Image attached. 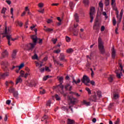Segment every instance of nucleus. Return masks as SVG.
<instances>
[{
  "mask_svg": "<svg viewBox=\"0 0 124 124\" xmlns=\"http://www.w3.org/2000/svg\"><path fill=\"white\" fill-rule=\"evenodd\" d=\"M31 38L32 39L33 43H30L26 45L28 51H30V50H32V49L35 47L36 43H37V36H36V35H32L31 36Z\"/></svg>",
  "mask_w": 124,
  "mask_h": 124,
  "instance_id": "1",
  "label": "nucleus"
},
{
  "mask_svg": "<svg viewBox=\"0 0 124 124\" xmlns=\"http://www.w3.org/2000/svg\"><path fill=\"white\" fill-rule=\"evenodd\" d=\"M98 47L100 54L104 55L105 54V48H104V45L100 37L98 39Z\"/></svg>",
  "mask_w": 124,
  "mask_h": 124,
  "instance_id": "2",
  "label": "nucleus"
},
{
  "mask_svg": "<svg viewBox=\"0 0 124 124\" xmlns=\"http://www.w3.org/2000/svg\"><path fill=\"white\" fill-rule=\"evenodd\" d=\"M68 99L69 102V105H70V104H72V105H76V104H77L78 102H79V100H78L77 98L73 96L70 97V96H69L68 97Z\"/></svg>",
  "mask_w": 124,
  "mask_h": 124,
  "instance_id": "3",
  "label": "nucleus"
},
{
  "mask_svg": "<svg viewBox=\"0 0 124 124\" xmlns=\"http://www.w3.org/2000/svg\"><path fill=\"white\" fill-rule=\"evenodd\" d=\"M95 11V8L94 7H92L90 9V23H93V15H94V12Z\"/></svg>",
  "mask_w": 124,
  "mask_h": 124,
  "instance_id": "4",
  "label": "nucleus"
},
{
  "mask_svg": "<svg viewBox=\"0 0 124 124\" xmlns=\"http://www.w3.org/2000/svg\"><path fill=\"white\" fill-rule=\"evenodd\" d=\"M81 82H82L83 84H85L86 86H90L89 84V83H90V78L86 75L83 76L81 79Z\"/></svg>",
  "mask_w": 124,
  "mask_h": 124,
  "instance_id": "5",
  "label": "nucleus"
},
{
  "mask_svg": "<svg viewBox=\"0 0 124 124\" xmlns=\"http://www.w3.org/2000/svg\"><path fill=\"white\" fill-rule=\"evenodd\" d=\"M100 26H101V24L98 21L96 20L93 26V30H94V31H98L99 29H100Z\"/></svg>",
  "mask_w": 124,
  "mask_h": 124,
  "instance_id": "6",
  "label": "nucleus"
},
{
  "mask_svg": "<svg viewBox=\"0 0 124 124\" xmlns=\"http://www.w3.org/2000/svg\"><path fill=\"white\" fill-rule=\"evenodd\" d=\"M4 37H6L8 39V44L9 46H11V44H10V41L12 39V35L9 34L3 35L2 38Z\"/></svg>",
  "mask_w": 124,
  "mask_h": 124,
  "instance_id": "7",
  "label": "nucleus"
},
{
  "mask_svg": "<svg viewBox=\"0 0 124 124\" xmlns=\"http://www.w3.org/2000/svg\"><path fill=\"white\" fill-rule=\"evenodd\" d=\"M59 59L61 62H66V60L65 59V56H64V54H63V53L60 54Z\"/></svg>",
  "mask_w": 124,
  "mask_h": 124,
  "instance_id": "8",
  "label": "nucleus"
},
{
  "mask_svg": "<svg viewBox=\"0 0 124 124\" xmlns=\"http://www.w3.org/2000/svg\"><path fill=\"white\" fill-rule=\"evenodd\" d=\"M115 78V76L113 75H110L109 77L108 78V80L109 83H113V81H114V79Z\"/></svg>",
  "mask_w": 124,
  "mask_h": 124,
  "instance_id": "9",
  "label": "nucleus"
},
{
  "mask_svg": "<svg viewBox=\"0 0 124 124\" xmlns=\"http://www.w3.org/2000/svg\"><path fill=\"white\" fill-rule=\"evenodd\" d=\"M111 57L112 59H115L116 57V50H115V47L114 46H112Z\"/></svg>",
  "mask_w": 124,
  "mask_h": 124,
  "instance_id": "10",
  "label": "nucleus"
},
{
  "mask_svg": "<svg viewBox=\"0 0 124 124\" xmlns=\"http://www.w3.org/2000/svg\"><path fill=\"white\" fill-rule=\"evenodd\" d=\"M8 76H9V73H4V74L0 75V79H1V78H5V77H7Z\"/></svg>",
  "mask_w": 124,
  "mask_h": 124,
  "instance_id": "11",
  "label": "nucleus"
},
{
  "mask_svg": "<svg viewBox=\"0 0 124 124\" xmlns=\"http://www.w3.org/2000/svg\"><path fill=\"white\" fill-rule=\"evenodd\" d=\"M23 80L21 78V76H19L18 78H16V85H17L19 83H22Z\"/></svg>",
  "mask_w": 124,
  "mask_h": 124,
  "instance_id": "12",
  "label": "nucleus"
},
{
  "mask_svg": "<svg viewBox=\"0 0 124 124\" xmlns=\"http://www.w3.org/2000/svg\"><path fill=\"white\" fill-rule=\"evenodd\" d=\"M67 124H75V121L74 120L67 119Z\"/></svg>",
  "mask_w": 124,
  "mask_h": 124,
  "instance_id": "13",
  "label": "nucleus"
},
{
  "mask_svg": "<svg viewBox=\"0 0 124 124\" xmlns=\"http://www.w3.org/2000/svg\"><path fill=\"white\" fill-rule=\"evenodd\" d=\"M10 31H11V27H8V28L7 27V32L6 33H4V31L3 33H1V34L2 35H5V34H9L10 33Z\"/></svg>",
  "mask_w": 124,
  "mask_h": 124,
  "instance_id": "14",
  "label": "nucleus"
},
{
  "mask_svg": "<svg viewBox=\"0 0 124 124\" xmlns=\"http://www.w3.org/2000/svg\"><path fill=\"white\" fill-rule=\"evenodd\" d=\"M118 70H116L115 71V73L116 74V77H117V78H118V79H121V77L123 76V73L120 72V73L119 74Z\"/></svg>",
  "mask_w": 124,
  "mask_h": 124,
  "instance_id": "15",
  "label": "nucleus"
},
{
  "mask_svg": "<svg viewBox=\"0 0 124 124\" xmlns=\"http://www.w3.org/2000/svg\"><path fill=\"white\" fill-rule=\"evenodd\" d=\"M120 97V95H119V93H113V97L112 99H118Z\"/></svg>",
  "mask_w": 124,
  "mask_h": 124,
  "instance_id": "16",
  "label": "nucleus"
},
{
  "mask_svg": "<svg viewBox=\"0 0 124 124\" xmlns=\"http://www.w3.org/2000/svg\"><path fill=\"white\" fill-rule=\"evenodd\" d=\"M53 62L54 63H56L58 65H60V66H63L62 64V63H60L59 61H57L56 59L53 58Z\"/></svg>",
  "mask_w": 124,
  "mask_h": 124,
  "instance_id": "17",
  "label": "nucleus"
},
{
  "mask_svg": "<svg viewBox=\"0 0 124 124\" xmlns=\"http://www.w3.org/2000/svg\"><path fill=\"white\" fill-rule=\"evenodd\" d=\"M16 54H17V51H16V50H13V52L12 54V59H16Z\"/></svg>",
  "mask_w": 124,
  "mask_h": 124,
  "instance_id": "18",
  "label": "nucleus"
},
{
  "mask_svg": "<svg viewBox=\"0 0 124 124\" xmlns=\"http://www.w3.org/2000/svg\"><path fill=\"white\" fill-rule=\"evenodd\" d=\"M74 17L75 20H76V22H79V15H78V14H77V13L75 14Z\"/></svg>",
  "mask_w": 124,
  "mask_h": 124,
  "instance_id": "19",
  "label": "nucleus"
},
{
  "mask_svg": "<svg viewBox=\"0 0 124 124\" xmlns=\"http://www.w3.org/2000/svg\"><path fill=\"white\" fill-rule=\"evenodd\" d=\"M34 55L32 57V60H38V56H37V54H36V52L34 51Z\"/></svg>",
  "mask_w": 124,
  "mask_h": 124,
  "instance_id": "20",
  "label": "nucleus"
},
{
  "mask_svg": "<svg viewBox=\"0 0 124 124\" xmlns=\"http://www.w3.org/2000/svg\"><path fill=\"white\" fill-rule=\"evenodd\" d=\"M8 91L9 93H13L16 91V90L15 89V88L10 87Z\"/></svg>",
  "mask_w": 124,
  "mask_h": 124,
  "instance_id": "21",
  "label": "nucleus"
},
{
  "mask_svg": "<svg viewBox=\"0 0 124 124\" xmlns=\"http://www.w3.org/2000/svg\"><path fill=\"white\" fill-rule=\"evenodd\" d=\"M19 95V93H18V91H16L13 93V96L14 97H18V96Z\"/></svg>",
  "mask_w": 124,
  "mask_h": 124,
  "instance_id": "22",
  "label": "nucleus"
},
{
  "mask_svg": "<svg viewBox=\"0 0 124 124\" xmlns=\"http://www.w3.org/2000/svg\"><path fill=\"white\" fill-rule=\"evenodd\" d=\"M44 31H46V32H50V31H54V29L51 28H46L44 29Z\"/></svg>",
  "mask_w": 124,
  "mask_h": 124,
  "instance_id": "23",
  "label": "nucleus"
},
{
  "mask_svg": "<svg viewBox=\"0 0 124 124\" xmlns=\"http://www.w3.org/2000/svg\"><path fill=\"white\" fill-rule=\"evenodd\" d=\"M74 50H73V49L72 48H69L66 50V52L68 53V54H70L71 53H73Z\"/></svg>",
  "mask_w": 124,
  "mask_h": 124,
  "instance_id": "24",
  "label": "nucleus"
},
{
  "mask_svg": "<svg viewBox=\"0 0 124 124\" xmlns=\"http://www.w3.org/2000/svg\"><path fill=\"white\" fill-rule=\"evenodd\" d=\"M80 82H81V80H80V78H79L77 81H76V80L73 78V81H72V83H76V84H79V83H80Z\"/></svg>",
  "mask_w": 124,
  "mask_h": 124,
  "instance_id": "25",
  "label": "nucleus"
},
{
  "mask_svg": "<svg viewBox=\"0 0 124 124\" xmlns=\"http://www.w3.org/2000/svg\"><path fill=\"white\" fill-rule=\"evenodd\" d=\"M105 4L106 6H108L110 4V0H105Z\"/></svg>",
  "mask_w": 124,
  "mask_h": 124,
  "instance_id": "26",
  "label": "nucleus"
},
{
  "mask_svg": "<svg viewBox=\"0 0 124 124\" xmlns=\"http://www.w3.org/2000/svg\"><path fill=\"white\" fill-rule=\"evenodd\" d=\"M73 34L75 36H77L78 35V30H76L75 29H74Z\"/></svg>",
  "mask_w": 124,
  "mask_h": 124,
  "instance_id": "27",
  "label": "nucleus"
},
{
  "mask_svg": "<svg viewBox=\"0 0 124 124\" xmlns=\"http://www.w3.org/2000/svg\"><path fill=\"white\" fill-rule=\"evenodd\" d=\"M83 104H84L86 106H90V104H91V103L89 102H88L86 100H84L83 101Z\"/></svg>",
  "mask_w": 124,
  "mask_h": 124,
  "instance_id": "28",
  "label": "nucleus"
},
{
  "mask_svg": "<svg viewBox=\"0 0 124 124\" xmlns=\"http://www.w3.org/2000/svg\"><path fill=\"white\" fill-rule=\"evenodd\" d=\"M58 88L59 87L61 89V90L62 91H63L64 86H63V85H62V82L60 83V84L59 85H58Z\"/></svg>",
  "mask_w": 124,
  "mask_h": 124,
  "instance_id": "29",
  "label": "nucleus"
},
{
  "mask_svg": "<svg viewBox=\"0 0 124 124\" xmlns=\"http://www.w3.org/2000/svg\"><path fill=\"white\" fill-rule=\"evenodd\" d=\"M97 95L98 97H99V98H100V97H101L102 95H101V91H97Z\"/></svg>",
  "mask_w": 124,
  "mask_h": 124,
  "instance_id": "30",
  "label": "nucleus"
},
{
  "mask_svg": "<svg viewBox=\"0 0 124 124\" xmlns=\"http://www.w3.org/2000/svg\"><path fill=\"white\" fill-rule=\"evenodd\" d=\"M7 9L6 8L3 7L1 10V13L2 14H5V12H6Z\"/></svg>",
  "mask_w": 124,
  "mask_h": 124,
  "instance_id": "31",
  "label": "nucleus"
},
{
  "mask_svg": "<svg viewBox=\"0 0 124 124\" xmlns=\"http://www.w3.org/2000/svg\"><path fill=\"white\" fill-rule=\"evenodd\" d=\"M112 24L113 26H116V24H117V20H116V18H115V17L113 18Z\"/></svg>",
  "mask_w": 124,
  "mask_h": 124,
  "instance_id": "32",
  "label": "nucleus"
},
{
  "mask_svg": "<svg viewBox=\"0 0 124 124\" xmlns=\"http://www.w3.org/2000/svg\"><path fill=\"white\" fill-rule=\"evenodd\" d=\"M97 99V96L95 94L94 95H93V100H92V101L95 102L96 101V100Z\"/></svg>",
  "mask_w": 124,
  "mask_h": 124,
  "instance_id": "33",
  "label": "nucleus"
},
{
  "mask_svg": "<svg viewBox=\"0 0 124 124\" xmlns=\"http://www.w3.org/2000/svg\"><path fill=\"white\" fill-rule=\"evenodd\" d=\"M25 64L24 63H22L19 66H18V68H19V70L21 69V68H23V67L24 66Z\"/></svg>",
  "mask_w": 124,
  "mask_h": 124,
  "instance_id": "34",
  "label": "nucleus"
},
{
  "mask_svg": "<svg viewBox=\"0 0 124 124\" xmlns=\"http://www.w3.org/2000/svg\"><path fill=\"white\" fill-rule=\"evenodd\" d=\"M16 22L18 24L19 27H22L23 26V23H22V22H19V20H17Z\"/></svg>",
  "mask_w": 124,
  "mask_h": 124,
  "instance_id": "35",
  "label": "nucleus"
},
{
  "mask_svg": "<svg viewBox=\"0 0 124 124\" xmlns=\"http://www.w3.org/2000/svg\"><path fill=\"white\" fill-rule=\"evenodd\" d=\"M102 15L105 16L106 19H108V16H107V14L106 12H103Z\"/></svg>",
  "mask_w": 124,
  "mask_h": 124,
  "instance_id": "36",
  "label": "nucleus"
},
{
  "mask_svg": "<svg viewBox=\"0 0 124 124\" xmlns=\"http://www.w3.org/2000/svg\"><path fill=\"white\" fill-rule=\"evenodd\" d=\"M7 25L6 24V22L5 23V31L4 33H7Z\"/></svg>",
  "mask_w": 124,
  "mask_h": 124,
  "instance_id": "37",
  "label": "nucleus"
},
{
  "mask_svg": "<svg viewBox=\"0 0 124 124\" xmlns=\"http://www.w3.org/2000/svg\"><path fill=\"white\" fill-rule=\"evenodd\" d=\"M114 106V103H110L108 106V110H111L112 109V107Z\"/></svg>",
  "mask_w": 124,
  "mask_h": 124,
  "instance_id": "38",
  "label": "nucleus"
},
{
  "mask_svg": "<svg viewBox=\"0 0 124 124\" xmlns=\"http://www.w3.org/2000/svg\"><path fill=\"white\" fill-rule=\"evenodd\" d=\"M83 3L85 5H89V0H83Z\"/></svg>",
  "mask_w": 124,
  "mask_h": 124,
  "instance_id": "39",
  "label": "nucleus"
},
{
  "mask_svg": "<svg viewBox=\"0 0 124 124\" xmlns=\"http://www.w3.org/2000/svg\"><path fill=\"white\" fill-rule=\"evenodd\" d=\"M46 119H48V116L47 115H44L42 119V122L45 121Z\"/></svg>",
  "mask_w": 124,
  "mask_h": 124,
  "instance_id": "40",
  "label": "nucleus"
},
{
  "mask_svg": "<svg viewBox=\"0 0 124 124\" xmlns=\"http://www.w3.org/2000/svg\"><path fill=\"white\" fill-rule=\"evenodd\" d=\"M55 98L56 99V100H61V97H60V96H59V95L58 94H56L55 95Z\"/></svg>",
  "mask_w": 124,
  "mask_h": 124,
  "instance_id": "41",
  "label": "nucleus"
},
{
  "mask_svg": "<svg viewBox=\"0 0 124 124\" xmlns=\"http://www.w3.org/2000/svg\"><path fill=\"white\" fill-rule=\"evenodd\" d=\"M58 80L60 82V83H62V81H63V77H59Z\"/></svg>",
  "mask_w": 124,
  "mask_h": 124,
  "instance_id": "42",
  "label": "nucleus"
},
{
  "mask_svg": "<svg viewBox=\"0 0 124 124\" xmlns=\"http://www.w3.org/2000/svg\"><path fill=\"white\" fill-rule=\"evenodd\" d=\"M86 91H87V92H88V93L89 94H92V91H91V90L90 89V88H86Z\"/></svg>",
  "mask_w": 124,
  "mask_h": 124,
  "instance_id": "43",
  "label": "nucleus"
},
{
  "mask_svg": "<svg viewBox=\"0 0 124 124\" xmlns=\"http://www.w3.org/2000/svg\"><path fill=\"white\" fill-rule=\"evenodd\" d=\"M99 6L101 8H103V4L102 3V1H100L99 2Z\"/></svg>",
  "mask_w": 124,
  "mask_h": 124,
  "instance_id": "44",
  "label": "nucleus"
},
{
  "mask_svg": "<svg viewBox=\"0 0 124 124\" xmlns=\"http://www.w3.org/2000/svg\"><path fill=\"white\" fill-rule=\"evenodd\" d=\"M20 74L21 75L20 77H24V74H25V72H24V71L23 70H21L20 72Z\"/></svg>",
  "mask_w": 124,
  "mask_h": 124,
  "instance_id": "45",
  "label": "nucleus"
},
{
  "mask_svg": "<svg viewBox=\"0 0 124 124\" xmlns=\"http://www.w3.org/2000/svg\"><path fill=\"white\" fill-rule=\"evenodd\" d=\"M3 54L4 55V57H5V56H8V52H7L6 50H5L3 52Z\"/></svg>",
  "mask_w": 124,
  "mask_h": 124,
  "instance_id": "46",
  "label": "nucleus"
},
{
  "mask_svg": "<svg viewBox=\"0 0 124 124\" xmlns=\"http://www.w3.org/2000/svg\"><path fill=\"white\" fill-rule=\"evenodd\" d=\"M70 40H71V39L67 36H66V41L67 42H70Z\"/></svg>",
  "mask_w": 124,
  "mask_h": 124,
  "instance_id": "47",
  "label": "nucleus"
},
{
  "mask_svg": "<svg viewBox=\"0 0 124 124\" xmlns=\"http://www.w3.org/2000/svg\"><path fill=\"white\" fill-rule=\"evenodd\" d=\"M38 5L40 8H42L44 6V4L43 3H39Z\"/></svg>",
  "mask_w": 124,
  "mask_h": 124,
  "instance_id": "48",
  "label": "nucleus"
},
{
  "mask_svg": "<svg viewBox=\"0 0 124 124\" xmlns=\"http://www.w3.org/2000/svg\"><path fill=\"white\" fill-rule=\"evenodd\" d=\"M119 65L120 67H121V71H123L124 66H123V65H122V63L121 62H119Z\"/></svg>",
  "mask_w": 124,
  "mask_h": 124,
  "instance_id": "49",
  "label": "nucleus"
},
{
  "mask_svg": "<svg viewBox=\"0 0 124 124\" xmlns=\"http://www.w3.org/2000/svg\"><path fill=\"white\" fill-rule=\"evenodd\" d=\"M37 39L39 41V42H38L39 44H42L43 39H40V38H39V39L37 38Z\"/></svg>",
  "mask_w": 124,
  "mask_h": 124,
  "instance_id": "50",
  "label": "nucleus"
},
{
  "mask_svg": "<svg viewBox=\"0 0 124 124\" xmlns=\"http://www.w3.org/2000/svg\"><path fill=\"white\" fill-rule=\"evenodd\" d=\"M69 5L71 9H73V2H70Z\"/></svg>",
  "mask_w": 124,
  "mask_h": 124,
  "instance_id": "51",
  "label": "nucleus"
},
{
  "mask_svg": "<svg viewBox=\"0 0 124 124\" xmlns=\"http://www.w3.org/2000/svg\"><path fill=\"white\" fill-rule=\"evenodd\" d=\"M53 53H55L56 54H59V53H61V50L60 49L54 50Z\"/></svg>",
  "mask_w": 124,
  "mask_h": 124,
  "instance_id": "52",
  "label": "nucleus"
},
{
  "mask_svg": "<svg viewBox=\"0 0 124 124\" xmlns=\"http://www.w3.org/2000/svg\"><path fill=\"white\" fill-rule=\"evenodd\" d=\"M46 93V91L44 89L43 90V91H40V94H44Z\"/></svg>",
  "mask_w": 124,
  "mask_h": 124,
  "instance_id": "53",
  "label": "nucleus"
},
{
  "mask_svg": "<svg viewBox=\"0 0 124 124\" xmlns=\"http://www.w3.org/2000/svg\"><path fill=\"white\" fill-rule=\"evenodd\" d=\"M52 41L53 42L54 44H56L57 41H58V39H52Z\"/></svg>",
  "mask_w": 124,
  "mask_h": 124,
  "instance_id": "54",
  "label": "nucleus"
},
{
  "mask_svg": "<svg viewBox=\"0 0 124 124\" xmlns=\"http://www.w3.org/2000/svg\"><path fill=\"white\" fill-rule=\"evenodd\" d=\"M14 9L13 8H11V15H12V16H11V18H13V11H14Z\"/></svg>",
  "mask_w": 124,
  "mask_h": 124,
  "instance_id": "55",
  "label": "nucleus"
},
{
  "mask_svg": "<svg viewBox=\"0 0 124 124\" xmlns=\"http://www.w3.org/2000/svg\"><path fill=\"white\" fill-rule=\"evenodd\" d=\"M46 106H51V101L49 100L46 102Z\"/></svg>",
  "mask_w": 124,
  "mask_h": 124,
  "instance_id": "56",
  "label": "nucleus"
},
{
  "mask_svg": "<svg viewBox=\"0 0 124 124\" xmlns=\"http://www.w3.org/2000/svg\"><path fill=\"white\" fill-rule=\"evenodd\" d=\"M105 30V27H104V26H102L101 27V31H104Z\"/></svg>",
  "mask_w": 124,
  "mask_h": 124,
  "instance_id": "57",
  "label": "nucleus"
},
{
  "mask_svg": "<svg viewBox=\"0 0 124 124\" xmlns=\"http://www.w3.org/2000/svg\"><path fill=\"white\" fill-rule=\"evenodd\" d=\"M124 14V12L123 11V10H121L120 15V18L122 19L123 18V14Z\"/></svg>",
  "mask_w": 124,
  "mask_h": 124,
  "instance_id": "58",
  "label": "nucleus"
},
{
  "mask_svg": "<svg viewBox=\"0 0 124 124\" xmlns=\"http://www.w3.org/2000/svg\"><path fill=\"white\" fill-rule=\"evenodd\" d=\"M120 124V118H118L117 121L114 123V124Z\"/></svg>",
  "mask_w": 124,
  "mask_h": 124,
  "instance_id": "59",
  "label": "nucleus"
},
{
  "mask_svg": "<svg viewBox=\"0 0 124 124\" xmlns=\"http://www.w3.org/2000/svg\"><path fill=\"white\" fill-rule=\"evenodd\" d=\"M45 70L46 71H48V72H50V71H51V70H50V69H49V67L47 66H46Z\"/></svg>",
  "mask_w": 124,
  "mask_h": 124,
  "instance_id": "60",
  "label": "nucleus"
},
{
  "mask_svg": "<svg viewBox=\"0 0 124 124\" xmlns=\"http://www.w3.org/2000/svg\"><path fill=\"white\" fill-rule=\"evenodd\" d=\"M52 22H53V20L51 19H47V20L46 21V22L47 23V24H51V23H52Z\"/></svg>",
  "mask_w": 124,
  "mask_h": 124,
  "instance_id": "61",
  "label": "nucleus"
},
{
  "mask_svg": "<svg viewBox=\"0 0 124 124\" xmlns=\"http://www.w3.org/2000/svg\"><path fill=\"white\" fill-rule=\"evenodd\" d=\"M6 2H7V3L9 4V5H10V4H11V1L10 0H6Z\"/></svg>",
  "mask_w": 124,
  "mask_h": 124,
  "instance_id": "62",
  "label": "nucleus"
},
{
  "mask_svg": "<svg viewBox=\"0 0 124 124\" xmlns=\"http://www.w3.org/2000/svg\"><path fill=\"white\" fill-rule=\"evenodd\" d=\"M38 12H40V13H42V14H43V13H44V12L45 11V10L43 9H42V10H38Z\"/></svg>",
  "mask_w": 124,
  "mask_h": 124,
  "instance_id": "63",
  "label": "nucleus"
},
{
  "mask_svg": "<svg viewBox=\"0 0 124 124\" xmlns=\"http://www.w3.org/2000/svg\"><path fill=\"white\" fill-rule=\"evenodd\" d=\"M70 86V84H67L65 86V90H66V91H67V90H68V89H67V87H69Z\"/></svg>",
  "mask_w": 124,
  "mask_h": 124,
  "instance_id": "64",
  "label": "nucleus"
}]
</instances>
